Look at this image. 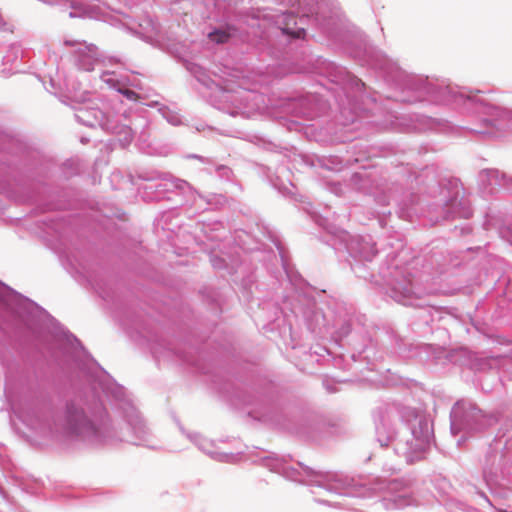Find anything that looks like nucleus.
I'll list each match as a JSON object with an SVG mask.
<instances>
[{
    "mask_svg": "<svg viewBox=\"0 0 512 512\" xmlns=\"http://www.w3.org/2000/svg\"><path fill=\"white\" fill-rule=\"evenodd\" d=\"M67 421L70 428L77 433L82 432V426L88 423L83 410L75 406L68 407Z\"/></svg>",
    "mask_w": 512,
    "mask_h": 512,
    "instance_id": "f257e3e1",
    "label": "nucleus"
},
{
    "mask_svg": "<svg viewBox=\"0 0 512 512\" xmlns=\"http://www.w3.org/2000/svg\"><path fill=\"white\" fill-rule=\"evenodd\" d=\"M282 24V31L285 34H288L294 38L304 37L305 30L303 28H294V25L296 24V19L293 15H284Z\"/></svg>",
    "mask_w": 512,
    "mask_h": 512,
    "instance_id": "f03ea898",
    "label": "nucleus"
},
{
    "mask_svg": "<svg viewBox=\"0 0 512 512\" xmlns=\"http://www.w3.org/2000/svg\"><path fill=\"white\" fill-rule=\"evenodd\" d=\"M209 38L211 41H214L216 43H222V42H224V32L216 31V32L210 33Z\"/></svg>",
    "mask_w": 512,
    "mask_h": 512,
    "instance_id": "7ed1b4c3",
    "label": "nucleus"
},
{
    "mask_svg": "<svg viewBox=\"0 0 512 512\" xmlns=\"http://www.w3.org/2000/svg\"><path fill=\"white\" fill-rule=\"evenodd\" d=\"M124 95L129 99H136L137 97L136 93L132 90H125Z\"/></svg>",
    "mask_w": 512,
    "mask_h": 512,
    "instance_id": "20e7f679",
    "label": "nucleus"
}]
</instances>
